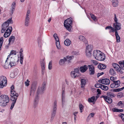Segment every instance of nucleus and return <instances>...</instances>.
<instances>
[{
	"instance_id": "10",
	"label": "nucleus",
	"mask_w": 124,
	"mask_h": 124,
	"mask_svg": "<svg viewBox=\"0 0 124 124\" xmlns=\"http://www.w3.org/2000/svg\"><path fill=\"white\" fill-rule=\"evenodd\" d=\"M101 97L103 98L104 100L108 103L110 104L112 102L111 98L106 95H102Z\"/></svg>"
},
{
	"instance_id": "36",
	"label": "nucleus",
	"mask_w": 124,
	"mask_h": 124,
	"mask_svg": "<svg viewBox=\"0 0 124 124\" xmlns=\"http://www.w3.org/2000/svg\"><path fill=\"white\" fill-rule=\"evenodd\" d=\"M72 56H67L66 58H65V59L66 60V62H67L68 63L70 62V60L72 59Z\"/></svg>"
},
{
	"instance_id": "31",
	"label": "nucleus",
	"mask_w": 124,
	"mask_h": 124,
	"mask_svg": "<svg viewBox=\"0 0 124 124\" xmlns=\"http://www.w3.org/2000/svg\"><path fill=\"white\" fill-rule=\"evenodd\" d=\"M15 39V38L14 36H11L9 39V44H10L11 42L13 43L14 42Z\"/></svg>"
},
{
	"instance_id": "29",
	"label": "nucleus",
	"mask_w": 124,
	"mask_h": 124,
	"mask_svg": "<svg viewBox=\"0 0 124 124\" xmlns=\"http://www.w3.org/2000/svg\"><path fill=\"white\" fill-rule=\"evenodd\" d=\"M71 41L69 39H66L64 41V44L66 46H69L71 44Z\"/></svg>"
},
{
	"instance_id": "24",
	"label": "nucleus",
	"mask_w": 124,
	"mask_h": 124,
	"mask_svg": "<svg viewBox=\"0 0 124 124\" xmlns=\"http://www.w3.org/2000/svg\"><path fill=\"white\" fill-rule=\"evenodd\" d=\"M30 18H25L24 21V25L26 26H28L29 24Z\"/></svg>"
},
{
	"instance_id": "63",
	"label": "nucleus",
	"mask_w": 124,
	"mask_h": 124,
	"mask_svg": "<svg viewBox=\"0 0 124 124\" xmlns=\"http://www.w3.org/2000/svg\"><path fill=\"white\" fill-rule=\"evenodd\" d=\"M122 102L121 101H120L117 103V105L119 106H120L122 105Z\"/></svg>"
},
{
	"instance_id": "19",
	"label": "nucleus",
	"mask_w": 124,
	"mask_h": 124,
	"mask_svg": "<svg viewBox=\"0 0 124 124\" xmlns=\"http://www.w3.org/2000/svg\"><path fill=\"white\" fill-rule=\"evenodd\" d=\"M86 80L84 79H81V87L82 88L84 87L86 84Z\"/></svg>"
},
{
	"instance_id": "16",
	"label": "nucleus",
	"mask_w": 124,
	"mask_h": 124,
	"mask_svg": "<svg viewBox=\"0 0 124 124\" xmlns=\"http://www.w3.org/2000/svg\"><path fill=\"white\" fill-rule=\"evenodd\" d=\"M11 91V95L10 96H14L16 95V94L18 95V93H16V92L14 91V86L12 85L10 87Z\"/></svg>"
},
{
	"instance_id": "57",
	"label": "nucleus",
	"mask_w": 124,
	"mask_h": 124,
	"mask_svg": "<svg viewBox=\"0 0 124 124\" xmlns=\"http://www.w3.org/2000/svg\"><path fill=\"white\" fill-rule=\"evenodd\" d=\"M90 15L91 16L92 18L95 21L96 19V17L93 14H90Z\"/></svg>"
},
{
	"instance_id": "13",
	"label": "nucleus",
	"mask_w": 124,
	"mask_h": 124,
	"mask_svg": "<svg viewBox=\"0 0 124 124\" xmlns=\"http://www.w3.org/2000/svg\"><path fill=\"white\" fill-rule=\"evenodd\" d=\"M67 23V22H64V26L68 30L70 31L72 27V24Z\"/></svg>"
},
{
	"instance_id": "38",
	"label": "nucleus",
	"mask_w": 124,
	"mask_h": 124,
	"mask_svg": "<svg viewBox=\"0 0 124 124\" xmlns=\"http://www.w3.org/2000/svg\"><path fill=\"white\" fill-rule=\"evenodd\" d=\"M57 101H54V106H53V110H57Z\"/></svg>"
},
{
	"instance_id": "4",
	"label": "nucleus",
	"mask_w": 124,
	"mask_h": 124,
	"mask_svg": "<svg viewBox=\"0 0 124 124\" xmlns=\"http://www.w3.org/2000/svg\"><path fill=\"white\" fill-rule=\"evenodd\" d=\"M7 84V80L6 77L2 76L0 77V87L3 88Z\"/></svg>"
},
{
	"instance_id": "60",
	"label": "nucleus",
	"mask_w": 124,
	"mask_h": 124,
	"mask_svg": "<svg viewBox=\"0 0 124 124\" xmlns=\"http://www.w3.org/2000/svg\"><path fill=\"white\" fill-rule=\"evenodd\" d=\"M103 74L104 73L103 72L98 73L97 74V76L98 78L100 76Z\"/></svg>"
},
{
	"instance_id": "34",
	"label": "nucleus",
	"mask_w": 124,
	"mask_h": 124,
	"mask_svg": "<svg viewBox=\"0 0 124 124\" xmlns=\"http://www.w3.org/2000/svg\"><path fill=\"white\" fill-rule=\"evenodd\" d=\"M66 62V60L65 59V57L63 59H61L59 61V63L61 65H63Z\"/></svg>"
},
{
	"instance_id": "7",
	"label": "nucleus",
	"mask_w": 124,
	"mask_h": 124,
	"mask_svg": "<svg viewBox=\"0 0 124 124\" xmlns=\"http://www.w3.org/2000/svg\"><path fill=\"white\" fill-rule=\"evenodd\" d=\"M12 31V27L9 26L5 32L4 35V37L5 38L8 37L10 35Z\"/></svg>"
},
{
	"instance_id": "56",
	"label": "nucleus",
	"mask_w": 124,
	"mask_h": 124,
	"mask_svg": "<svg viewBox=\"0 0 124 124\" xmlns=\"http://www.w3.org/2000/svg\"><path fill=\"white\" fill-rule=\"evenodd\" d=\"M38 46L39 47H41V40L40 39H38Z\"/></svg>"
},
{
	"instance_id": "11",
	"label": "nucleus",
	"mask_w": 124,
	"mask_h": 124,
	"mask_svg": "<svg viewBox=\"0 0 124 124\" xmlns=\"http://www.w3.org/2000/svg\"><path fill=\"white\" fill-rule=\"evenodd\" d=\"M88 67L90 75H93L95 73L94 67L92 65H89Z\"/></svg>"
},
{
	"instance_id": "50",
	"label": "nucleus",
	"mask_w": 124,
	"mask_h": 124,
	"mask_svg": "<svg viewBox=\"0 0 124 124\" xmlns=\"http://www.w3.org/2000/svg\"><path fill=\"white\" fill-rule=\"evenodd\" d=\"M52 61H51L49 63L48 68L49 70H51L52 69Z\"/></svg>"
},
{
	"instance_id": "40",
	"label": "nucleus",
	"mask_w": 124,
	"mask_h": 124,
	"mask_svg": "<svg viewBox=\"0 0 124 124\" xmlns=\"http://www.w3.org/2000/svg\"><path fill=\"white\" fill-rule=\"evenodd\" d=\"M93 48V46L92 45H88V46H86V49H88L89 51L92 52Z\"/></svg>"
},
{
	"instance_id": "20",
	"label": "nucleus",
	"mask_w": 124,
	"mask_h": 124,
	"mask_svg": "<svg viewBox=\"0 0 124 124\" xmlns=\"http://www.w3.org/2000/svg\"><path fill=\"white\" fill-rule=\"evenodd\" d=\"M102 84L105 85H108L110 83V80L108 78L102 79Z\"/></svg>"
},
{
	"instance_id": "55",
	"label": "nucleus",
	"mask_w": 124,
	"mask_h": 124,
	"mask_svg": "<svg viewBox=\"0 0 124 124\" xmlns=\"http://www.w3.org/2000/svg\"><path fill=\"white\" fill-rule=\"evenodd\" d=\"M114 19L115 23L117 22L118 20L116 18V14H114Z\"/></svg>"
},
{
	"instance_id": "1",
	"label": "nucleus",
	"mask_w": 124,
	"mask_h": 124,
	"mask_svg": "<svg viewBox=\"0 0 124 124\" xmlns=\"http://www.w3.org/2000/svg\"><path fill=\"white\" fill-rule=\"evenodd\" d=\"M93 55L97 60L103 61L105 59V54L99 50H94L93 52Z\"/></svg>"
},
{
	"instance_id": "23",
	"label": "nucleus",
	"mask_w": 124,
	"mask_h": 124,
	"mask_svg": "<svg viewBox=\"0 0 124 124\" xmlns=\"http://www.w3.org/2000/svg\"><path fill=\"white\" fill-rule=\"evenodd\" d=\"M79 39L81 41L84 42L85 43H86L87 42L86 39L84 36L80 35L79 37Z\"/></svg>"
},
{
	"instance_id": "41",
	"label": "nucleus",
	"mask_w": 124,
	"mask_h": 124,
	"mask_svg": "<svg viewBox=\"0 0 124 124\" xmlns=\"http://www.w3.org/2000/svg\"><path fill=\"white\" fill-rule=\"evenodd\" d=\"M109 73L112 75H114L115 74L116 72L113 69L111 68L109 70Z\"/></svg>"
},
{
	"instance_id": "52",
	"label": "nucleus",
	"mask_w": 124,
	"mask_h": 124,
	"mask_svg": "<svg viewBox=\"0 0 124 124\" xmlns=\"http://www.w3.org/2000/svg\"><path fill=\"white\" fill-rule=\"evenodd\" d=\"M123 96V94L122 92H120L117 94V96L119 98H121Z\"/></svg>"
},
{
	"instance_id": "42",
	"label": "nucleus",
	"mask_w": 124,
	"mask_h": 124,
	"mask_svg": "<svg viewBox=\"0 0 124 124\" xmlns=\"http://www.w3.org/2000/svg\"><path fill=\"white\" fill-rule=\"evenodd\" d=\"M101 88L104 91H106L108 90V88L107 86L102 85Z\"/></svg>"
},
{
	"instance_id": "32",
	"label": "nucleus",
	"mask_w": 124,
	"mask_h": 124,
	"mask_svg": "<svg viewBox=\"0 0 124 124\" xmlns=\"http://www.w3.org/2000/svg\"><path fill=\"white\" fill-rule=\"evenodd\" d=\"M98 66V68L101 70L105 69L106 67V66L103 64H100Z\"/></svg>"
},
{
	"instance_id": "44",
	"label": "nucleus",
	"mask_w": 124,
	"mask_h": 124,
	"mask_svg": "<svg viewBox=\"0 0 124 124\" xmlns=\"http://www.w3.org/2000/svg\"><path fill=\"white\" fill-rule=\"evenodd\" d=\"M30 10H28L27 13L25 18H30V16L29 15L30 14Z\"/></svg>"
},
{
	"instance_id": "12",
	"label": "nucleus",
	"mask_w": 124,
	"mask_h": 124,
	"mask_svg": "<svg viewBox=\"0 0 124 124\" xmlns=\"http://www.w3.org/2000/svg\"><path fill=\"white\" fill-rule=\"evenodd\" d=\"M113 27L115 28V31L120 30L121 28V24L118 22L113 23Z\"/></svg>"
},
{
	"instance_id": "54",
	"label": "nucleus",
	"mask_w": 124,
	"mask_h": 124,
	"mask_svg": "<svg viewBox=\"0 0 124 124\" xmlns=\"http://www.w3.org/2000/svg\"><path fill=\"white\" fill-rule=\"evenodd\" d=\"M65 98H62V107H63V106L64 105V103H65Z\"/></svg>"
},
{
	"instance_id": "18",
	"label": "nucleus",
	"mask_w": 124,
	"mask_h": 124,
	"mask_svg": "<svg viewBox=\"0 0 124 124\" xmlns=\"http://www.w3.org/2000/svg\"><path fill=\"white\" fill-rule=\"evenodd\" d=\"M16 51L14 50H12L10 54L8 55V57L7 58L6 60L5 61V62H6L8 59L9 58L10 56L12 55H16Z\"/></svg>"
},
{
	"instance_id": "37",
	"label": "nucleus",
	"mask_w": 124,
	"mask_h": 124,
	"mask_svg": "<svg viewBox=\"0 0 124 124\" xmlns=\"http://www.w3.org/2000/svg\"><path fill=\"white\" fill-rule=\"evenodd\" d=\"M64 22H67V23L72 24V19L71 18H70L65 20Z\"/></svg>"
},
{
	"instance_id": "21",
	"label": "nucleus",
	"mask_w": 124,
	"mask_h": 124,
	"mask_svg": "<svg viewBox=\"0 0 124 124\" xmlns=\"http://www.w3.org/2000/svg\"><path fill=\"white\" fill-rule=\"evenodd\" d=\"M56 110H52L51 113V120H52L54 119L56 114Z\"/></svg>"
},
{
	"instance_id": "58",
	"label": "nucleus",
	"mask_w": 124,
	"mask_h": 124,
	"mask_svg": "<svg viewBox=\"0 0 124 124\" xmlns=\"http://www.w3.org/2000/svg\"><path fill=\"white\" fill-rule=\"evenodd\" d=\"M23 57H20V62L21 64H23Z\"/></svg>"
},
{
	"instance_id": "22",
	"label": "nucleus",
	"mask_w": 124,
	"mask_h": 124,
	"mask_svg": "<svg viewBox=\"0 0 124 124\" xmlns=\"http://www.w3.org/2000/svg\"><path fill=\"white\" fill-rule=\"evenodd\" d=\"M112 4L114 7H117L118 4V1L117 0H112Z\"/></svg>"
},
{
	"instance_id": "35",
	"label": "nucleus",
	"mask_w": 124,
	"mask_h": 124,
	"mask_svg": "<svg viewBox=\"0 0 124 124\" xmlns=\"http://www.w3.org/2000/svg\"><path fill=\"white\" fill-rule=\"evenodd\" d=\"M37 86L36 83H33L31 87V90L30 91V93L32 91H34L36 89Z\"/></svg>"
},
{
	"instance_id": "14",
	"label": "nucleus",
	"mask_w": 124,
	"mask_h": 124,
	"mask_svg": "<svg viewBox=\"0 0 124 124\" xmlns=\"http://www.w3.org/2000/svg\"><path fill=\"white\" fill-rule=\"evenodd\" d=\"M16 3L14 1L12 3L11 6V8H10L11 11L10 14L12 15L14 12V11L15 10V8L16 7Z\"/></svg>"
},
{
	"instance_id": "5",
	"label": "nucleus",
	"mask_w": 124,
	"mask_h": 124,
	"mask_svg": "<svg viewBox=\"0 0 124 124\" xmlns=\"http://www.w3.org/2000/svg\"><path fill=\"white\" fill-rule=\"evenodd\" d=\"M13 23L12 18L8 19L7 21L4 23L2 25V28H3L6 30L7 28L8 27L9 23Z\"/></svg>"
},
{
	"instance_id": "9",
	"label": "nucleus",
	"mask_w": 124,
	"mask_h": 124,
	"mask_svg": "<svg viewBox=\"0 0 124 124\" xmlns=\"http://www.w3.org/2000/svg\"><path fill=\"white\" fill-rule=\"evenodd\" d=\"M10 61V62L9 64L10 65L11 67H12L13 66L16 65V62L18 61V60L17 59L16 60L14 58H13L12 57H11Z\"/></svg>"
},
{
	"instance_id": "61",
	"label": "nucleus",
	"mask_w": 124,
	"mask_h": 124,
	"mask_svg": "<svg viewBox=\"0 0 124 124\" xmlns=\"http://www.w3.org/2000/svg\"><path fill=\"white\" fill-rule=\"evenodd\" d=\"M119 70H116V71H118L121 74H122L123 73V72L122 71V69H121V68H119Z\"/></svg>"
},
{
	"instance_id": "2",
	"label": "nucleus",
	"mask_w": 124,
	"mask_h": 124,
	"mask_svg": "<svg viewBox=\"0 0 124 124\" xmlns=\"http://www.w3.org/2000/svg\"><path fill=\"white\" fill-rule=\"evenodd\" d=\"M9 100L8 96L1 95L0 96V105L2 106H5L9 102Z\"/></svg>"
},
{
	"instance_id": "39",
	"label": "nucleus",
	"mask_w": 124,
	"mask_h": 124,
	"mask_svg": "<svg viewBox=\"0 0 124 124\" xmlns=\"http://www.w3.org/2000/svg\"><path fill=\"white\" fill-rule=\"evenodd\" d=\"M91 52L89 51L88 49H86V56L88 57H91L92 55Z\"/></svg>"
},
{
	"instance_id": "3",
	"label": "nucleus",
	"mask_w": 124,
	"mask_h": 124,
	"mask_svg": "<svg viewBox=\"0 0 124 124\" xmlns=\"http://www.w3.org/2000/svg\"><path fill=\"white\" fill-rule=\"evenodd\" d=\"M46 82H44L41 86H39L38 87L36 95L38 96L39 94H42L46 90Z\"/></svg>"
},
{
	"instance_id": "59",
	"label": "nucleus",
	"mask_w": 124,
	"mask_h": 124,
	"mask_svg": "<svg viewBox=\"0 0 124 124\" xmlns=\"http://www.w3.org/2000/svg\"><path fill=\"white\" fill-rule=\"evenodd\" d=\"M97 92L98 93V94H100L101 93V91L100 89H97Z\"/></svg>"
},
{
	"instance_id": "45",
	"label": "nucleus",
	"mask_w": 124,
	"mask_h": 124,
	"mask_svg": "<svg viewBox=\"0 0 124 124\" xmlns=\"http://www.w3.org/2000/svg\"><path fill=\"white\" fill-rule=\"evenodd\" d=\"M65 90V87H62V98H65V93L64 90Z\"/></svg>"
},
{
	"instance_id": "25",
	"label": "nucleus",
	"mask_w": 124,
	"mask_h": 124,
	"mask_svg": "<svg viewBox=\"0 0 124 124\" xmlns=\"http://www.w3.org/2000/svg\"><path fill=\"white\" fill-rule=\"evenodd\" d=\"M112 65L116 71L119 70V68H120L119 65L118 64L114 63L112 64Z\"/></svg>"
},
{
	"instance_id": "26",
	"label": "nucleus",
	"mask_w": 124,
	"mask_h": 124,
	"mask_svg": "<svg viewBox=\"0 0 124 124\" xmlns=\"http://www.w3.org/2000/svg\"><path fill=\"white\" fill-rule=\"evenodd\" d=\"M124 61H121L119 62V64L120 65L119 67L123 70H124Z\"/></svg>"
},
{
	"instance_id": "33",
	"label": "nucleus",
	"mask_w": 124,
	"mask_h": 124,
	"mask_svg": "<svg viewBox=\"0 0 124 124\" xmlns=\"http://www.w3.org/2000/svg\"><path fill=\"white\" fill-rule=\"evenodd\" d=\"M124 89V87H123L122 88H118L116 89H111V91H113V92H119L120 91H122L123 89Z\"/></svg>"
},
{
	"instance_id": "49",
	"label": "nucleus",
	"mask_w": 124,
	"mask_h": 124,
	"mask_svg": "<svg viewBox=\"0 0 124 124\" xmlns=\"http://www.w3.org/2000/svg\"><path fill=\"white\" fill-rule=\"evenodd\" d=\"M79 107L80 110V112L81 113L83 111V109L84 108V106L81 104H80L79 105Z\"/></svg>"
},
{
	"instance_id": "28",
	"label": "nucleus",
	"mask_w": 124,
	"mask_h": 124,
	"mask_svg": "<svg viewBox=\"0 0 124 124\" xmlns=\"http://www.w3.org/2000/svg\"><path fill=\"white\" fill-rule=\"evenodd\" d=\"M70 75L71 77L73 78L78 77L79 76L76 73L74 72V71H71L70 73Z\"/></svg>"
},
{
	"instance_id": "6",
	"label": "nucleus",
	"mask_w": 124,
	"mask_h": 124,
	"mask_svg": "<svg viewBox=\"0 0 124 124\" xmlns=\"http://www.w3.org/2000/svg\"><path fill=\"white\" fill-rule=\"evenodd\" d=\"M120 81L119 80L113 81V83L110 85V87L112 88H117L120 86Z\"/></svg>"
},
{
	"instance_id": "15",
	"label": "nucleus",
	"mask_w": 124,
	"mask_h": 124,
	"mask_svg": "<svg viewBox=\"0 0 124 124\" xmlns=\"http://www.w3.org/2000/svg\"><path fill=\"white\" fill-rule=\"evenodd\" d=\"M88 69V66L86 65H84L81 66L79 69L80 71L82 73L85 72Z\"/></svg>"
},
{
	"instance_id": "43",
	"label": "nucleus",
	"mask_w": 124,
	"mask_h": 124,
	"mask_svg": "<svg viewBox=\"0 0 124 124\" xmlns=\"http://www.w3.org/2000/svg\"><path fill=\"white\" fill-rule=\"evenodd\" d=\"M95 99V98L94 96H93L90 98H89L88 99V101L89 102H92Z\"/></svg>"
},
{
	"instance_id": "27",
	"label": "nucleus",
	"mask_w": 124,
	"mask_h": 124,
	"mask_svg": "<svg viewBox=\"0 0 124 124\" xmlns=\"http://www.w3.org/2000/svg\"><path fill=\"white\" fill-rule=\"evenodd\" d=\"M107 96L111 98H113L115 96V95L113 93L109 92L107 93Z\"/></svg>"
},
{
	"instance_id": "47",
	"label": "nucleus",
	"mask_w": 124,
	"mask_h": 124,
	"mask_svg": "<svg viewBox=\"0 0 124 124\" xmlns=\"http://www.w3.org/2000/svg\"><path fill=\"white\" fill-rule=\"evenodd\" d=\"M75 72L77 74L78 76L79 75V69L78 68H76L74 69V70L73 71Z\"/></svg>"
},
{
	"instance_id": "30",
	"label": "nucleus",
	"mask_w": 124,
	"mask_h": 124,
	"mask_svg": "<svg viewBox=\"0 0 124 124\" xmlns=\"http://www.w3.org/2000/svg\"><path fill=\"white\" fill-rule=\"evenodd\" d=\"M115 35L116 36V39L117 42H118L120 41V38L117 32V31H115Z\"/></svg>"
},
{
	"instance_id": "51",
	"label": "nucleus",
	"mask_w": 124,
	"mask_h": 124,
	"mask_svg": "<svg viewBox=\"0 0 124 124\" xmlns=\"http://www.w3.org/2000/svg\"><path fill=\"white\" fill-rule=\"evenodd\" d=\"M119 116L121 117L122 121L124 122V114L121 113L119 115Z\"/></svg>"
},
{
	"instance_id": "53",
	"label": "nucleus",
	"mask_w": 124,
	"mask_h": 124,
	"mask_svg": "<svg viewBox=\"0 0 124 124\" xmlns=\"http://www.w3.org/2000/svg\"><path fill=\"white\" fill-rule=\"evenodd\" d=\"M30 82V81L28 79H27L26 80V81L25 82V86H29L30 84L29 83Z\"/></svg>"
},
{
	"instance_id": "64",
	"label": "nucleus",
	"mask_w": 124,
	"mask_h": 124,
	"mask_svg": "<svg viewBox=\"0 0 124 124\" xmlns=\"http://www.w3.org/2000/svg\"><path fill=\"white\" fill-rule=\"evenodd\" d=\"M110 79L111 81H114L116 79V78L113 77H110Z\"/></svg>"
},
{
	"instance_id": "8",
	"label": "nucleus",
	"mask_w": 124,
	"mask_h": 124,
	"mask_svg": "<svg viewBox=\"0 0 124 124\" xmlns=\"http://www.w3.org/2000/svg\"><path fill=\"white\" fill-rule=\"evenodd\" d=\"M14 96H11V100L13 101V102L12 103L11 107L10 109H12L14 107V106L16 102V100L17 99L18 97V95L16 94V95Z\"/></svg>"
},
{
	"instance_id": "17",
	"label": "nucleus",
	"mask_w": 124,
	"mask_h": 124,
	"mask_svg": "<svg viewBox=\"0 0 124 124\" xmlns=\"http://www.w3.org/2000/svg\"><path fill=\"white\" fill-rule=\"evenodd\" d=\"M39 100V97L38 96L36 95L35 98L34 100L33 103L34 107L35 108L38 105Z\"/></svg>"
},
{
	"instance_id": "62",
	"label": "nucleus",
	"mask_w": 124,
	"mask_h": 124,
	"mask_svg": "<svg viewBox=\"0 0 124 124\" xmlns=\"http://www.w3.org/2000/svg\"><path fill=\"white\" fill-rule=\"evenodd\" d=\"M113 111L114 112H118V109L117 108H114L112 109Z\"/></svg>"
},
{
	"instance_id": "46",
	"label": "nucleus",
	"mask_w": 124,
	"mask_h": 124,
	"mask_svg": "<svg viewBox=\"0 0 124 124\" xmlns=\"http://www.w3.org/2000/svg\"><path fill=\"white\" fill-rule=\"evenodd\" d=\"M56 45L57 48L58 49H59L60 48V46L59 41H56Z\"/></svg>"
},
{
	"instance_id": "48",
	"label": "nucleus",
	"mask_w": 124,
	"mask_h": 124,
	"mask_svg": "<svg viewBox=\"0 0 124 124\" xmlns=\"http://www.w3.org/2000/svg\"><path fill=\"white\" fill-rule=\"evenodd\" d=\"M102 85L100 83L96 84L95 85V86L96 88H101Z\"/></svg>"
}]
</instances>
